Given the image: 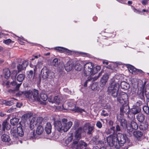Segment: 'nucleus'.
Instances as JSON below:
<instances>
[{
  "instance_id": "nucleus-1",
  "label": "nucleus",
  "mask_w": 149,
  "mask_h": 149,
  "mask_svg": "<svg viewBox=\"0 0 149 149\" xmlns=\"http://www.w3.org/2000/svg\"><path fill=\"white\" fill-rule=\"evenodd\" d=\"M82 128L79 127L74 132V139L73 143L71 145L70 149H82L83 146L86 147L87 144L84 141H79L81 138Z\"/></svg>"
},
{
  "instance_id": "nucleus-2",
  "label": "nucleus",
  "mask_w": 149,
  "mask_h": 149,
  "mask_svg": "<svg viewBox=\"0 0 149 149\" xmlns=\"http://www.w3.org/2000/svg\"><path fill=\"white\" fill-rule=\"evenodd\" d=\"M100 69V66L95 67L93 63L89 62L84 65L83 71L86 76H92L97 73Z\"/></svg>"
},
{
  "instance_id": "nucleus-3",
  "label": "nucleus",
  "mask_w": 149,
  "mask_h": 149,
  "mask_svg": "<svg viewBox=\"0 0 149 149\" xmlns=\"http://www.w3.org/2000/svg\"><path fill=\"white\" fill-rule=\"evenodd\" d=\"M67 121V120L65 118L62 119V122L60 121H56L54 123V127L59 132H67L72 125V122L69 121L66 123Z\"/></svg>"
},
{
  "instance_id": "nucleus-4",
  "label": "nucleus",
  "mask_w": 149,
  "mask_h": 149,
  "mask_svg": "<svg viewBox=\"0 0 149 149\" xmlns=\"http://www.w3.org/2000/svg\"><path fill=\"white\" fill-rule=\"evenodd\" d=\"M118 79L115 77L111 80V83L108 88V92L109 94L115 98L118 95L119 88V84L118 83Z\"/></svg>"
},
{
  "instance_id": "nucleus-5",
  "label": "nucleus",
  "mask_w": 149,
  "mask_h": 149,
  "mask_svg": "<svg viewBox=\"0 0 149 149\" xmlns=\"http://www.w3.org/2000/svg\"><path fill=\"white\" fill-rule=\"evenodd\" d=\"M117 145L122 146L123 149H127L131 144L129 140L125 135L119 133L117 135Z\"/></svg>"
},
{
  "instance_id": "nucleus-6",
  "label": "nucleus",
  "mask_w": 149,
  "mask_h": 149,
  "mask_svg": "<svg viewBox=\"0 0 149 149\" xmlns=\"http://www.w3.org/2000/svg\"><path fill=\"white\" fill-rule=\"evenodd\" d=\"M117 100L122 105H127L129 103L127 95L125 93L122 92L119 93L117 96Z\"/></svg>"
},
{
  "instance_id": "nucleus-7",
  "label": "nucleus",
  "mask_w": 149,
  "mask_h": 149,
  "mask_svg": "<svg viewBox=\"0 0 149 149\" xmlns=\"http://www.w3.org/2000/svg\"><path fill=\"white\" fill-rule=\"evenodd\" d=\"M116 135H111L107 138V141L109 145L111 146H114L116 148H119V146L117 145Z\"/></svg>"
},
{
  "instance_id": "nucleus-8",
  "label": "nucleus",
  "mask_w": 149,
  "mask_h": 149,
  "mask_svg": "<svg viewBox=\"0 0 149 149\" xmlns=\"http://www.w3.org/2000/svg\"><path fill=\"white\" fill-rule=\"evenodd\" d=\"M42 71L43 72L42 76L44 78H48L51 79L54 78L55 77L54 73L49 70L46 68H44L42 69Z\"/></svg>"
},
{
  "instance_id": "nucleus-9",
  "label": "nucleus",
  "mask_w": 149,
  "mask_h": 149,
  "mask_svg": "<svg viewBox=\"0 0 149 149\" xmlns=\"http://www.w3.org/2000/svg\"><path fill=\"white\" fill-rule=\"evenodd\" d=\"M61 97L59 96H56L53 98L52 96H50L48 98V101L52 103H55L58 104L61 102Z\"/></svg>"
},
{
  "instance_id": "nucleus-10",
  "label": "nucleus",
  "mask_w": 149,
  "mask_h": 149,
  "mask_svg": "<svg viewBox=\"0 0 149 149\" xmlns=\"http://www.w3.org/2000/svg\"><path fill=\"white\" fill-rule=\"evenodd\" d=\"M138 128L137 124L134 120H133L131 122L130 124L128 125L127 131L129 132H132L134 130H136Z\"/></svg>"
},
{
  "instance_id": "nucleus-11",
  "label": "nucleus",
  "mask_w": 149,
  "mask_h": 149,
  "mask_svg": "<svg viewBox=\"0 0 149 149\" xmlns=\"http://www.w3.org/2000/svg\"><path fill=\"white\" fill-rule=\"evenodd\" d=\"M118 120L120 122V125L124 128L127 129V125L126 120L120 116H118L117 117Z\"/></svg>"
},
{
  "instance_id": "nucleus-12",
  "label": "nucleus",
  "mask_w": 149,
  "mask_h": 149,
  "mask_svg": "<svg viewBox=\"0 0 149 149\" xmlns=\"http://www.w3.org/2000/svg\"><path fill=\"white\" fill-rule=\"evenodd\" d=\"M127 68L130 72L132 74H137L136 72H139L141 73L143 72L142 70L140 69H136L133 66L131 65H128L127 66Z\"/></svg>"
},
{
  "instance_id": "nucleus-13",
  "label": "nucleus",
  "mask_w": 149,
  "mask_h": 149,
  "mask_svg": "<svg viewBox=\"0 0 149 149\" xmlns=\"http://www.w3.org/2000/svg\"><path fill=\"white\" fill-rule=\"evenodd\" d=\"M108 77V75L106 74L104 75L101 79L100 86L101 87H104L107 82Z\"/></svg>"
},
{
  "instance_id": "nucleus-14",
  "label": "nucleus",
  "mask_w": 149,
  "mask_h": 149,
  "mask_svg": "<svg viewBox=\"0 0 149 149\" xmlns=\"http://www.w3.org/2000/svg\"><path fill=\"white\" fill-rule=\"evenodd\" d=\"M54 49L60 52H65L68 54H70L72 52L67 48L62 47H56L54 48Z\"/></svg>"
},
{
  "instance_id": "nucleus-15",
  "label": "nucleus",
  "mask_w": 149,
  "mask_h": 149,
  "mask_svg": "<svg viewBox=\"0 0 149 149\" xmlns=\"http://www.w3.org/2000/svg\"><path fill=\"white\" fill-rule=\"evenodd\" d=\"M86 127L88 130L87 133L88 134H91L93 133V131L94 130V128L93 126L91 125L89 123L85 124L84 126V128Z\"/></svg>"
},
{
  "instance_id": "nucleus-16",
  "label": "nucleus",
  "mask_w": 149,
  "mask_h": 149,
  "mask_svg": "<svg viewBox=\"0 0 149 149\" xmlns=\"http://www.w3.org/2000/svg\"><path fill=\"white\" fill-rule=\"evenodd\" d=\"M17 100L16 99H15L14 98H12V100L9 101H7V100H3V104H5L7 106H11L13 104H14L16 102V101Z\"/></svg>"
},
{
  "instance_id": "nucleus-17",
  "label": "nucleus",
  "mask_w": 149,
  "mask_h": 149,
  "mask_svg": "<svg viewBox=\"0 0 149 149\" xmlns=\"http://www.w3.org/2000/svg\"><path fill=\"white\" fill-rule=\"evenodd\" d=\"M73 68V64L71 61H68L65 66V69L67 71H69L72 70Z\"/></svg>"
},
{
  "instance_id": "nucleus-18",
  "label": "nucleus",
  "mask_w": 149,
  "mask_h": 149,
  "mask_svg": "<svg viewBox=\"0 0 149 149\" xmlns=\"http://www.w3.org/2000/svg\"><path fill=\"white\" fill-rule=\"evenodd\" d=\"M32 98H31L33 100H37L39 101L40 100V98L38 95V91L37 90H34L32 94Z\"/></svg>"
},
{
  "instance_id": "nucleus-19",
  "label": "nucleus",
  "mask_w": 149,
  "mask_h": 149,
  "mask_svg": "<svg viewBox=\"0 0 149 149\" xmlns=\"http://www.w3.org/2000/svg\"><path fill=\"white\" fill-rule=\"evenodd\" d=\"M28 65V62L24 61L23 62L22 64H19L17 66V68L18 70V72L22 70H23L25 69L26 67Z\"/></svg>"
},
{
  "instance_id": "nucleus-20",
  "label": "nucleus",
  "mask_w": 149,
  "mask_h": 149,
  "mask_svg": "<svg viewBox=\"0 0 149 149\" xmlns=\"http://www.w3.org/2000/svg\"><path fill=\"white\" fill-rule=\"evenodd\" d=\"M99 136L97 135L93 137L92 140L96 145L103 144V141L99 140Z\"/></svg>"
},
{
  "instance_id": "nucleus-21",
  "label": "nucleus",
  "mask_w": 149,
  "mask_h": 149,
  "mask_svg": "<svg viewBox=\"0 0 149 149\" xmlns=\"http://www.w3.org/2000/svg\"><path fill=\"white\" fill-rule=\"evenodd\" d=\"M36 118L35 117L33 118L30 122V128L31 130L33 129L34 126L37 124V122L36 121Z\"/></svg>"
},
{
  "instance_id": "nucleus-22",
  "label": "nucleus",
  "mask_w": 149,
  "mask_h": 149,
  "mask_svg": "<svg viewBox=\"0 0 149 149\" xmlns=\"http://www.w3.org/2000/svg\"><path fill=\"white\" fill-rule=\"evenodd\" d=\"M52 125L50 123H47L45 127V130L47 134H49L51 132Z\"/></svg>"
},
{
  "instance_id": "nucleus-23",
  "label": "nucleus",
  "mask_w": 149,
  "mask_h": 149,
  "mask_svg": "<svg viewBox=\"0 0 149 149\" xmlns=\"http://www.w3.org/2000/svg\"><path fill=\"white\" fill-rule=\"evenodd\" d=\"M44 131L43 128L41 125L38 126L36 130V133L38 135L41 134Z\"/></svg>"
},
{
  "instance_id": "nucleus-24",
  "label": "nucleus",
  "mask_w": 149,
  "mask_h": 149,
  "mask_svg": "<svg viewBox=\"0 0 149 149\" xmlns=\"http://www.w3.org/2000/svg\"><path fill=\"white\" fill-rule=\"evenodd\" d=\"M120 86L122 89L126 90L129 89L130 87L129 84L125 81L122 82L120 84Z\"/></svg>"
},
{
  "instance_id": "nucleus-25",
  "label": "nucleus",
  "mask_w": 149,
  "mask_h": 149,
  "mask_svg": "<svg viewBox=\"0 0 149 149\" xmlns=\"http://www.w3.org/2000/svg\"><path fill=\"white\" fill-rule=\"evenodd\" d=\"M1 138L2 140L5 142H9L10 140L9 136L6 134H3Z\"/></svg>"
},
{
  "instance_id": "nucleus-26",
  "label": "nucleus",
  "mask_w": 149,
  "mask_h": 149,
  "mask_svg": "<svg viewBox=\"0 0 149 149\" xmlns=\"http://www.w3.org/2000/svg\"><path fill=\"white\" fill-rule=\"evenodd\" d=\"M2 125L3 130H5L6 129L7 130H8L10 128V125L6 121H4L3 122Z\"/></svg>"
},
{
  "instance_id": "nucleus-27",
  "label": "nucleus",
  "mask_w": 149,
  "mask_h": 149,
  "mask_svg": "<svg viewBox=\"0 0 149 149\" xmlns=\"http://www.w3.org/2000/svg\"><path fill=\"white\" fill-rule=\"evenodd\" d=\"M32 93L33 92L31 91H25L24 92V94L25 95L26 97L29 99H31V98H32Z\"/></svg>"
},
{
  "instance_id": "nucleus-28",
  "label": "nucleus",
  "mask_w": 149,
  "mask_h": 149,
  "mask_svg": "<svg viewBox=\"0 0 149 149\" xmlns=\"http://www.w3.org/2000/svg\"><path fill=\"white\" fill-rule=\"evenodd\" d=\"M137 120L140 122H142L145 119V116L143 115L141 113H139L137 116Z\"/></svg>"
},
{
  "instance_id": "nucleus-29",
  "label": "nucleus",
  "mask_w": 149,
  "mask_h": 149,
  "mask_svg": "<svg viewBox=\"0 0 149 149\" xmlns=\"http://www.w3.org/2000/svg\"><path fill=\"white\" fill-rule=\"evenodd\" d=\"M101 74L100 73L98 74V76H95L94 78H91L90 79H88L87 80H86L85 82L84 83V86L86 87L87 86V83H88V81H89L91 80H92L93 79V81H95V80H97L100 76Z\"/></svg>"
},
{
  "instance_id": "nucleus-30",
  "label": "nucleus",
  "mask_w": 149,
  "mask_h": 149,
  "mask_svg": "<svg viewBox=\"0 0 149 149\" xmlns=\"http://www.w3.org/2000/svg\"><path fill=\"white\" fill-rule=\"evenodd\" d=\"M4 77L6 79H8L10 76V71L9 69H6L4 70Z\"/></svg>"
},
{
  "instance_id": "nucleus-31",
  "label": "nucleus",
  "mask_w": 149,
  "mask_h": 149,
  "mask_svg": "<svg viewBox=\"0 0 149 149\" xmlns=\"http://www.w3.org/2000/svg\"><path fill=\"white\" fill-rule=\"evenodd\" d=\"M148 127V125L146 123H141L139 126L140 129L143 130H146L147 129Z\"/></svg>"
},
{
  "instance_id": "nucleus-32",
  "label": "nucleus",
  "mask_w": 149,
  "mask_h": 149,
  "mask_svg": "<svg viewBox=\"0 0 149 149\" xmlns=\"http://www.w3.org/2000/svg\"><path fill=\"white\" fill-rule=\"evenodd\" d=\"M70 109L74 111L75 112H79L80 113H82L83 112H86V111L84 109H81L79 107H75L74 108H71Z\"/></svg>"
},
{
  "instance_id": "nucleus-33",
  "label": "nucleus",
  "mask_w": 149,
  "mask_h": 149,
  "mask_svg": "<svg viewBox=\"0 0 149 149\" xmlns=\"http://www.w3.org/2000/svg\"><path fill=\"white\" fill-rule=\"evenodd\" d=\"M17 133L18 135L20 136H22L24 135V132L22 127L19 126L17 129Z\"/></svg>"
},
{
  "instance_id": "nucleus-34",
  "label": "nucleus",
  "mask_w": 149,
  "mask_h": 149,
  "mask_svg": "<svg viewBox=\"0 0 149 149\" xmlns=\"http://www.w3.org/2000/svg\"><path fill=\"white\" fill-rule=\"evenodd\" d=\"M19 121V120L17 118H13L10 120V123L12 125H16Z\"/></svg>"
},
{
  "instance_id": "nucleus-35",
  "label": "nucleus",
  "mask_w": 149,
  "mask_h": 149,
  "mask_svg": "<svg viewBox=\"0 0 149 149\" xmlns=\"http://www.w3.org/2000/svg\"><path fill=\"white\" fill-rule=\"evenodd\" d=\"M25 78V75L24 74H20L17 77V80L20 82L23 81Z\"/></svg>"
},
{
  "instance_id": "nucleus-36",
  "label": "nucleus",
  "mask_w": 149,
  "mask_h": 149,
  "mask_svg": "<svg viewBox=\"0 0 149 149\" xmlns=\"http://www.w3.org/2000/svg\"><path fill=\"white\" fill-rule=\"evenodd\" d=\"M134 134L136 137L138 138L141 136L143 135V134L141 131H138L136 132H134Z\"/></svg>"
},
{
  "instance_id": "nucleus-37",
  "label": "nucleus",
  "mask_w": 149,
  "mask_h": 149,
  "mask_svg": "<svg viewBox=\"0 0 149 149\" xmlns=\"http://www.w3.org/2000/svg\"><path fill=\"white\" fill-rule=\"evenodd\" d=\"M40 97L41 99L44 101H45L47 99H48L47 94L43 93L41 94Z\"/></svg>"
},
{
  "instance_id": "nucleus-38",
  "label": "nucleus",
  "mask_w": 149,
  "mask_h": 149,
  "mask_svg": "<svg viewBox=\"0 0 149 149\" xmlns=\"http://www.w3.org/2000/svg\"><path fill=\"white\" fill-rule=\"evenodd\" d=\"M42 60H41V61H39L36 65L35 66V69L37 68H40L42 67V66L43 63H42Z\"/></svg>"
},
{
  "instance_id": "nucleus-39",
  "label": "nucleus",
  "mask_w": 149,
  "mask_h": 149,
  "mask_svg": "<svg viewBox=\"0 0 149 149\" xmlns=\"http://www.w3.org/2000/svg\"><path fill=\"white\" fill-rule=\"evenodd\" d=\"M52 65L55 67L57 66L58 65V59L57 58L54 59L52 63Z\"/></svg>"
},
{
  "instance_id": "nucleus-40",
  "label": "nucleus",
  "mask_w": 149,
  "mask_h": 149,
  "mask_svg": "<svg viewBox=\"0 0 149 149\" xmlns=\"http://www.w3.org/2000/svg\"><path fill=\"white\" fill-rule=\"evenodd\" d=\"M82 66L79 63H77L74 66L75 69L77 71H80L82 68Z\"/></svg>"
},
{
  "instance_id": "nucleus-41",
  "label": "nucleus",
  "mask_w": 149,
  "mask_h": 149,
  "mask_svg": "<svg viewBox=\"0 0 149 149\" xmlns=\"http://www.w3.org/2000/svg\"><path fill=\"white\" fill-rule=\"evenodd\" d=\"M19 72H17V70H14L13 71L11 74V77L13 79H14L16 78L17 74Z\"/></svg>"
},
{
  "instance_id": "nucleus-42",
  "label": "nucleus",
  "mask_w": 149,
  "mask_h": 149,
  "mask_svg": "<svg viewBox=\"0 0 149 149\" xmlns=\"http://www.w3.org/2000/svg\"><path fill=\"white\" fill-rule=\"evenodd\" d=\"M143 110L146 114L149 113V107L148 105L144 106L143 107Z\"/></svg>"
},
{
  "instance_id": "nucleus-43",
  "label": "nucleus",
  "mask_w": 149,
  "mask_h": 149,
  "mask_svg": "<svg viewBox=\"0 0 149 149\" xmlns=\"http://www.w3.org/2000/svg\"><path fill=\"white\" fill-rule=\"evenodd\" d=\"M98 84L97 83H94L92 84L91 86V89L92 90H97V87Z\"/></svg>"
},
{
  "instance_id": "nucleus-44",
  "label": "nucleus",
  "mask_w": 149,
  "mask_h": 149,
  "mask_svg": "<svg viewBox=\"0 0 149 149\" xmlns=\"http://www.w3.org/2000/svg\"><path fill=\"white\" fill-rule=\"evenodd\" d=\"M68 106L70 107L73 108H74L75 107V102L73 100H72L71 102H70L68 103Z\"/></svg>"
},
{
  "instance_id": "nucleus-45",
  "label": "nucleus",
  "mask_w": 149,
  "mask_h": 149,
  "mask_svg": "<svg viewBox=\"0 0 149 149\" xmlns=\"http://www.w3.org/2000/svg\"><path fill=\"white\" fill-rule=\"evenodd\" d=\"M139 111V110H138L136 108H133L131 110V112L134 114L137 113Z\"/></svg>"
},
{
  "instance_id": "nucleus-46",
  "label": "nucleus",
  "mask_w": 149,
  "mask_h": 149,
  "mask_svg": "<svg viewBox=\"0 0 149 149\" xmlns=\"http://www.w3.org/2000/svg\"><path fill=\"white\" fill-rule=\"evenodd\" d=\"M27 77L29 78H31L33 75V72L32 70H30L27 73Z\"/></svg>"
},
{
  "instance_id": "nucleus-47",
  "label": "nucleus",
  "mask_w": 149,
  "mask_h": 149,
  "mask_svg": "<svg viewBox=\"0 0 149 149\" xmlns=\"http://www.w3.org/2000/svg\"><path fill=\"white\" fill-rule=\"evenodd\" d=\"M33 57L36 58H38L39 57H40V59L42 60H43L44 59V57L41 56L40 54H38L36 55H34L33 56Z\"/></svg>"
},
{
  "instance_id": "nucleus-48",
  "label": "nucleus",
  "mask_w": 149,
  "mask_h": 149,
  "mask_svg": "<svg viewBox=\"0 0 149 149\" xmlns=\"http://www.w3.org/2000/svg\"><path fill=\"white\" fill-rule=\"evenodd\" d=\"M18 40H19V43L21 45H23V43H24V42L23 41V40L26 41V40L23 37L19 38Z\"/></svg>"
},
{
  "instance_id": "nucleus-49",
  "label": "nucleus",
  "mask_w": 149,
  "mask_h": 149,
  "mask_svg": "<svg viewBox=\"0 0 149 149\" xmlns=\"http://www.w3.org/2000/svg\"><path fill=\"white\" fill-rule=\"evenodd\" d=\"M101 115L104 116H108L109 114L108 113L106 112L105 110H103L101 113Z\"/></svg>"
},
{
  "instance_id": "nucleus-50",
  "label": "nucleus",
  "mask_w": 149,
  "mask_h": 149,
  "mask_svg": "<svg viewBox=\"0 0 149 149\" xmlns=\"http://www.w3.org/2000/svg\"><path fill=\"white\" fill-rule=\"evenodd\" d=\"M32 114L31 113H27L24 114L23 116V117H24V118H26V119L27 118H29L31 116Z\"/></svg>"
},
{
  "instance_id": "nucleus-51",
  "label": "nucleus",
  "mask_w": 149,
  "mask_h": 149,
  "mask_svg": "<svg viewBox=\"0 0 149 149\" xmlns=\"http://www.w3.org/2000/svg\"><path fill=\"white\" fill-rule=\"evenodd\" d=\"M96 125V126L99 128H101L102 126V124L100 121H98L97 122Z\"/></svg>"
},
{
  "instance_id": "nucleus-52",
  "label": "nucleus",
  "mask_w": 149,
  "mask_h": 149,
  "mask_svg": "<svg viewBox=\"0 0 149 149\" xmlns=\"http://www.w3.org/2000/svg\"><path fill=\"white\" fill-rule=\"evenodd\" d=\"M129 111V107L128 106L124 107L123 109V112H128Z\"/></svg>"
},
{
  "instance_id": "nucleus-53",
  "label": "nucleus",
  "mask_w": 149,
  "mask_h": 149,
  "mask_svg": "<svg viewBox=\"0 0 149 149\" xmlns=\"http://www.w3.org/2000/svg\"><path fill=\"white\" fill-rule=\"evenodd\" d=\"M11 40L10 39H9L7 40H4L3 41V42L6 44H8L11 42Z\"/></svg>"
},
{
  "instance_id": "nucleus-54",
  "label": "nucleus",
  "mask_w": 149,
  "mask_h": 149,
  "mask_svg": "<svg viewBox=\"0 0 149 149\" xmlns=\"http://www.w3.org/2000/svg\"><path fill=\"white\" fill-rule=\"evenodd\" d=\"M72 136H70L68 138L67 140L66 141V143H67V142H69L71 141L72 139Z\"/></svg>"
},
{
  "instance_id": "nucleus-55",
  "label": "nucleus",
  "mask_w": 149,
  "mask_h": 149,
  "mask_svg": "<svg viewBox=\"0 0 149 149\" xmlns=\"http://www.w3.org/2000/svg\"><path fill=\"white\" fill-rule=\"evenodd\" d=\"M114 129H115V127H112L110 128V130L111 131V132L113 134H114V133H115Z\"/></svg>"
},
{
  "instance_id": "nucleus-56",
  "label": "nucleus",
  "mask_w": 149,
  "mask_h": 149,
  "mask_svg": "<svg viewBox=\"0 0 149 149\" xmlns=\"http://www.w3.org/2000/svg\"><path fill=\"white\" fill-rule=\"evenodd\" d=\"M141 3L143 5H146L147 3V1L146 0H143L142 1Z\"/></svg>"
},
{
  "instance_id": "nucleus-57",
  "label": "nucleus",
  "mask_w": 149,
  "mask_h": 149,
  "mask_svg": "<svg viewBox=\"0 0 149 149\" xmlns=\"http://www.w3.org/2000/svg\"><path fill=\"white\" fill-rule=\"evenodd\" d=\"M116 130L117 131H120V127L118 125H116Z\"/></svg>"
},
{
  "instance_id": "nucleus-58",
  "label": "nucleus",
  "mask_w": 149,
  "mask_h": 149,
  "mask_svg": "<svg viewBox=\"0 0 149 149\" xmlns=\"http://www.w3.org/2000/svg\"><path fill=\"white\" fill-rule=\"evenodd\" d=\"M56 109H58L59 111H61L64 109V107L63 105H62V107H57Z\"/></svg>"
},
{
  "instance_id": "nucleus-59",
  "label": "nucleus",
  "mask_w": 149,
  "mask_h": 149,
  "mask_svg": "<svg viewBox=\"0 0 149 149\" xmlns=\"http://www.w3.org/2000/svg\"><path fill=\"white\" fill-rule=\"evenodd\" d=\"M22 84V83H20V84H19L17 85L16 86V89L17 90H19V87Z\"/></svg>"
},
{
  "instance_id": "nucleus-60",
  "label": "nucleus",
  "mask_w": 149,
  "mask_h": 149,
  "mask_svg": "<svg viewBox=\"0 0 149 149\" xmlns=\"http://www.w3.org/2000/svg\"><path fill=\"white\" fill-rule=\"evenodd\" d=\"M15 103H17V104L16 106L17 107L20 108L22 106L21 104L17 102V101H16V102H15Z\"/></svg>"
},
{
  "instance_id": "nucleus-61",
  "label": "nucleus",
  "mask_w": 149,
  "mask_h": 149,
  "mask_svg": "<svg viewBox=\"0 0 149 149\" xmlns=\"http://www.w3.org/2000/svg\"><path fill=\"white\" fill-rule=\"evenodd\" d=\"M16 84H17L16 82L15 81H14L11 82L10 83V84L12 85L13 86H14L16 85Z\"/></svg>"
},
{
  "instance_id": "nucleus-62",
  "label": "nucleus",
  "mask_w": 149,
  "mask_h": 149,
  "mask_svg": "<svg viewBox=\"0 0 149 149\" xmlns=\"http://www.w3.org/2000/svg\"><path fill=\"white\" fill-rule=\"evenodd\" d=\"M127 0H121L120 2L123 3H125Z\"/></svg>"
},
{
  "instance_id": "nucleus-63",
  "label": "nucleus",
  "mask_w": 149,
  "mask_h": 149,
  "mask_svg": "<svg viewBox=\"0 0 149 149\" xmlns=\"http://www.w3.org/2000/svg\"><path fill=\"white\" fill-rule=\"evenodd\" d=\"M103 64H105L106 65L108 64V62L107 61H103Z\"/></svg>"
},
{
  "instance_id": "nucleus-64",
  "label": "nucleus",
  "mask_w": 149,
  "mask_h": 149,
  "mask_svg": "<svg viewBox=\"0 0 149 149\" xmlns=\"http://www.w3.org/2000/svg\"><path fill=\"white\" fill-rule=\"evenodd\" d=\"M146 102L147 105H149V98L147 99Z\"/></svg>"
}]
</instances>
